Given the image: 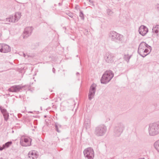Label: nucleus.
<instances>
[{
    "label": "nucleus",
    "mask_w": 159,
    "mask_h": 159,
    "mask_svg": "<svg viewBox=\"0 0 159 159\" xmlns=\"http://www.w3.org/2000/svg\"><path fill=\"white\" fill-rule=\"evenodd\" d=\"M107 131V128L104 124L99 125L95 127L94 133L97 137L103 136Z\"/></svg>",
    "instance_id": "nucleus-1"
},
{
    "label": "nucleus",
    "mask_w": 159,
    "mask_h": 159,
    "mask_svg": "<svg viewBox=\"0 0 159 159\" xmlns=\"http://www.w3.org/2000/svg\"><path fill=\"white\" fill-rule=\"evenodd\" d=\"M114 76V73L111 70H107L102 75L101 79L102 84H106L109 82Z\"/></svg>",
    "instance_id": "nucleus-2"
},
{
    "label": "nucleus",
    "mask_w": 159,
    "mask_h": 159,
    "mask_svg": "<svg viewBox=\"0 0 159 159\" xmlns=\"http://www.w3.org/2000/svg\"><path fill=\"white\" fill-rule=\"evenodd\" d=\"M149 134L154 136L159 133V122L150 124L148 129Z\"/></svg>",
    "instance_id": "nucleus-3"
},
{
    "label": "nucleus",
    "mask_w": 159,
    "mask_h": 159,
    "mask_svg": "<svg viewBox=\"0 0 159 159\" xmlns=\"http://www.w3.org/2000/svg\"><path fill=\"white\" fill-rule=\"evenodd\" d=\"M109 36L112 41L116 42L118 41L122 42L123 40V36L114 31L110 32Z\"/></svg>",
    "instance_id": "nucleus-4"
},
{
    "label": "nucleus",
    "mask_w": 159,
    "mask_h": 159,
    "mask_svg": "<svg viewBox=\"0 0 159 159\" xmlns=\"http://www.w3.org/2000/svg\"><path fill=\"white\" fill-rule=\"evenodd\" d=\"M125 125L121 123H119L116 125L114 130V135L116 137H119L125 129Z\"/></svg>",
    "instance_id": "nucleus-5"
},
{
    "label": "nucleus",
    "mask_w": 159,
    "mask_h": 159,
    "mask_svg": "<svg viewBox=\"0 0 159 159\" xmlns=\"http://www.w3.org/2000/svg\"><path fill=\"white\" fill-rule=\"evenodd\" d=\"M125 125L121 123H119L116 125L114 130V135L116 137H119L125 129Z\"/></svg>",
    "instance_id": "nucleus-6"
},
{
    "label": "nucleus",
    "mask_w": 159,
    "mask_h": 159,
    "mask_svg": "<svg viewBox=\"0 0 159 159\" xmlns=\"http://www.w3.org/2000/svg\"><path fill=\"white\" fill-rule=\"evenodd\" d=\"M21 16V13L20 12H16L14 16L11 15L8 18H6L5 22L7 24L10 22H16L20 18Z\"/></svg>",
    "instance_id": "nucleus-7"
},
{
    "label": "nucleus",
    "mask_w": 159,
    "mask_h": 159,
    "mask_svg": "<svg viewBox=\"0 0 159 159\" xmlns=\"http://www.w3.org/2000/svg\"><path fill=\"white\" fill-rule=\"evenodd\" d=\"M148 47L149 49H150V51H151V47L148 45L147 44L144 42H142L139 45V47L138 48V53L142 57H144L147 55V54L146 55L143 54V51L144 50V49L146 48L147 47Z\"/></svg>",
    "instance_id": "nucleus-8"
},
{
    "label": "nucleus",
    "mask_w": 159,
    "mask_h": 159,
    "mask_svg": "<svg viewBox=\"0 0 159 159\" xmlns=\"http://www.w3.org/2000/svg\"><path fill=\"white\" fill-rule=\"evenodd\" d=\"M85 157L88 159H93L94 157V152L93 149L90 147L84 150L83 152Z\"/></svg>",
    "instance_id": "nucleus-9"
},
{
    "label": "nucleus",
    "mask_w": 159,
    "mask_h": 159,
    "mask_svg": "<svg viewBox=\"0 0 159 159\" xmlns=\"http://www.w3.org/2000/svg\"><path fill=\"white\" fill-rule=\"evenodd\" d=\"M96 85L95 84H93L90 87L88 94V98L89 100H91L94 96L96 90Z\"/></svg>",
    "instance_id": "nucleus-10"
},
{
    "label": "nucleus",
    "mask_w": 159,
    "mask_h": 159,
    "mask_svg": "<svg viewBox=\"0 0 159 159\" xmlns=\"http://www.w3.org/2000/svg\"><path fill=\"white\" fill-rule=\"evenodd\" d=\"M32 139L30 138H21L20 139V143L23 146H29L31 145Z\"/></svg>",
    "instance_id": "nucleus-11"
},
{
    "label": "nucleus",
    "mask_w": 159,
    "mask_h": 159,
    "mask_svg": "<svg viewBox=\"0 0 159 159\" xmlns=\"http://www.w3.org/2000/svg\"><path fill=\"white\" fill-rule=\"evenodd\" d=\"M33 30V28L32 26L28 27L25 28L23 35V38H26L31 35Z\"/></svg>",
    "instance_id": "nucleus-12"
},
{
    "label": "nucleus",
    "mask_w": 159,
    "mask_h": 159,
    "mask_svg": "<svg viewBox=\"0 0 159 159\" xmlns=\"http://www.w3.org/2000/svg\"><path fill=\"white\" fill-rule=\"evenodd\" d=\"M148 28L145 26L141 25L139 28V33L143 36H145L148 32Z\"/></svg>",
    "instance_id": "nucleus-13"
},
{
    "label": "nucleus",
    "mask_w": 159,
    "mask_h": 159,
    "mask_svg": "<svg viewBox=\"0 0 159 159\" xmlns=\"http://www.w3.org/2000/svg\"><path fill=\"white\" fill-rule=\"evenodd\" d=\"M2 48L0 49V52L2 53H7L11 51V47L5 43H2Z\"/></svg>",
    "instance_id": "nucleus-14"
},
{
    "label": "nucleus",
    "mask_w": 159,
    "mask_h": 159,
    "mask_svg": "<svg viewBox=\"0 0 159 159\" xmlns=\"http://www.w3.org/2000/svg\"><path fill=\"white\" fill-rule=\"evenodd\" d=\"M0 110L3 114L4 120L6 121H7L9 117V113L7 112V110L4 108L3 107H0Z\"/></svg>",
    "instance_id": "nucleus-15"
},
{
    "label": "nucleus",
    "mask_w": 159,
    "mask_h": 159,
    "mask_svg": "<svg viewBox=\"0 0 159 159\" xmlns=\"http://www.w3.org/2000/svg\"><path fill=\"white\" fill-rule=\"evenodd\" d=\"M113 56L111 54L106 53L104 57L106 61L108 63H111L113 61Z\"/></svg>",
    "instance_id": "nucleus-16"
},
{
    "label": "nucleus",
    "mask_w": 159,
    "mask_h": 159,
    "mask_svg": "<svg viewBox=\"0 0 159 159\" xmlns=\"http://www.w3.org/2000/svg\"><path fill=\"white\" fill-rule=\"evenodd\" d=\"M22 88L19 85H14L11 87L8 90L9 92H16L19 91Z\"/></svg>",
    "instance_id": "nucleus-17"
},
{
    "label": "nucleus",
    "mask_w": 159,
    "mask_h": 159,
    "mask_svg": "<svg viewBox=\"0 0 159 159\" xmlns=\"http://www.w3.org/2000/svg\"><path fill=\"white\" fill-rule=\"evenodd\" d=\"M28 155L29 157L32 158L33 159H35L38 157L36 152L35 150L29 152Z\"/></svg>",
    "instance_id": "nucleus-18"
},
{
    "label": "nucleus",
    "mask_w": 159,
    "mask_h": 159,
    "mask_svg": "<svg viewBox=\"0 0 159 159\" xmlns=\"http://www.w3.org/2000/svg\"><path fill=\"white\" fill-rule=\"evenodd\" d=\"M11 141H8L5 144L2 145V146H0V151H2L3 149L7 148L12 144Z\"/></svg>",
    "instance_id": "nucleus-19"
},
{
    "label": "nucleus",
    "mask_w": 159,
    "mask_h": 159,
    "mask_svg": "<svg viewBox=\"0 0 159 159\" xmlns=\"http://www.w3.org/2000/svg\"><path fill=\"white\" fill-rule=\"evenodd\" d=\"M153 146L155 148L159 153V140L154 143Z\"/></svg>",
    "instance_id": "nucleus-20"
},
{
    "label": "nucleus",
    "mask_w": 159,
    "mask_h": 159,
    "mask_svg": "<svg viewBox=\"0 0 159 159\" xmlns=\"http://www.w3.org/2000/svg\"><path fill=\"white\" fill-rule=\"evenodd\" d=\"M152 30V31L155 33H158L159 31V25H156L155 26H153Z\"/></svg>",
    "instance_id": "nucleus-21"
},
{
    "label": "nucleus",
    "mask_w": 159,
    "mask_h": 159,
    "mask_svg": "<svg viewBox=\"0 0 159 159\" xmlns=\"http://www.w3.org/2000/svg\"><path fill=\"white\" fill-rule=\"evenodd\" d=\"M150 49H149L148 48V46L146 48L144 49V50L143 51V54L144 55H146L147 54V55L151 52Z\"/></svg>",
    "instance_id": "nucleus-22"
},
{
    "label": "nucleus",
    "mask_w": 159,
    "mask_h": 159,
    "mask_svg": "<svg viewBox=\"0 0 159 159\" xmlns=\"http://www.w3.org/2000/svg\"><path fill=\"white\" fill-rule=\"evenodd\" d=\"M131 57V56H129V54L125 55L124 57V59L125 61L128 62L129 61V59Z\"/></svg>",
    "instance_id": "nucleus-23"
},
{
    "label": "nucleus",
    "mask_w": 159,
    "mask_h": 159,
    "mask_svg": "<svg viewBox=\"0 0 159 159\" xmlns=\"http://www.w3.org/2000/svg\"><path fill=\"white\" fill-rule=\"evenodd\" d=\"M84 126L86 129L89 128L90 127V124L89 123H86V122L84 123Z\"/></svg>",
    "instance_id": "nucleus-24"
},
{
    "label": "nucleus",
    "mask_w": 159,
    "mask_h": 159,
    "mask_svg": "<svg viewBox=\"0 0 159 159\" xmlns=\"http://www.w3.org/2000/svg\"><path fill=\"white\" fill-rule=\"evenodd\" d=\"M79 16L80 17L81 19L84 20V14L82 11H80Z\"/></svg>",
    "instance_id": "nucleus-25"
},
{
    "label": "nucleus",
    "mask_w": 159,
    "mask_h": 159,
    "mask_svg": "<svg viewBox=\"0 0 159 159\" xmlns=\"http://www.w3.org/2000/svg\"><path fill=\"white\" fill-rule=\"evenodd\" d=\"M107 13L108 14V15L110 16H111L112 15V14L113 13V12L112 11L109 9H108L107 10Z\"/></svg>",
    "instance_id": "nucleus-26"
},
{
    "label": "nucleus",
    "mask_w": 159,
    "mask_h": 159,
    "mask_svg": "<svg viewBox=\"0 0 159 159\" xmlns=\"http://www.w3.org/2000/svg\"><path fill=\"white\" fill-rule=\"evenodd\" d=\"M66 14L71 18H73V15L71 12L68 11L66 12Z\"/></svg>",
    "instance_id": "nucleus-27"
},
{
    "label": "nucleus",
    "mask_w": 159,
    "mask_h": 159,
    "mask_svg": "<svg viewBox=\"0 0 159 159\" xmlns=\"http://www.w3.org/2000/svg\"><path fill=\"white\" fill-rule=\"evenodd\" d=\"M58 125H57V124H55V129H56V131L58 132V133H60V130H59L58 129V128L59 127H58Z\"/></svg>",
    "instance_id": "nucleus-28"
},
{
    "label": "nucleus",
    "mask_w": 159,
    "mask_h": 159,
    "mask_svg": "<svg viewBox=\"0 0 159 159\" xmlns=\"http://www.w3.org/2000/svg\"><path fill=\"white\" fill-rule=\"evenodd\" d=\"M156 8L159 11V4H157L156 6Z\"/></svg>",
    "instance_id": "nucleus-29"
},
{
    "label": "nucleus",
    "mask_w": 159,
    "mask_h": 159,
    "mask_svg": "<svg viewBox=\"0 0 159 159\" xmlns=\"http://www.w3.org/2000/svg\"><path fill=\"white\" fill-rule=\"evenodd\" d=\"M89 2L92 4L91 5L93 6V2L92 0H89Z\"/></svg>",
    "instance_id": "nucleus-30"
},
{
    "label": "nucleus",
    "mask_w": 159,
    "mask_h": 159,
    "mask_svg": "<svg viewBox=\"0 0 159 159\" xmlns=\"http://www.w3.org/2000/svg\"><path fill=\"white\" fill-rule=\"evenodd\" d=\"M55 124H57V125H58V127H61V125H60L58 123H55Z\"/></svg>",
    "instance_id": "nucleus-31"
},
{
    "label": "nucleus",
    "mask_w": 159,
    "mask_h": 159,
    "mask_svg": "<svg viewBox=\"0 0 159 159\" xmlns=\"http://www.w3.org/2000/svg\"><path fill=\"white\" fill-rule=\"evenodd\" d=\"M22 115L21 114H18V116L19 118H20V117H21V116H22Z\"/></svg>",
    "instance_id": "nucleus-32"
},
{
    "label": "nucleus",
    "mask_w": 159,
    "mask_h": 159,
    "mask_svg": "<svg viewBox=\"0 0 159 159\" xmlns=\"http://www.w3.org/2000/svg\"><path fill=\"white\" fill-rule=\"evenodd\" d=\"M52 70V72H53V73H55V69L54 68H53Z\"/></svg>",
    "instance_id": "nucleus-33"
},
{
    "label": "nucleus",
    "mask_w": 159,
    "mask_h": 159,
    "mask_svg": "<svg viewBox=\"0 0 159 159\" xmlns=\"http://www.w3.org/2000/svg\"><path fill=\"white\" fill-rule=\"evenodd\" d=\"M2 43H0V49L2 48Z\"/></svg>",
    "instance_id": "nucleus-34"
},
{
    "label": "nucleus",
    "mask_w": 159,
    "mask_h": 159,
    "mask_svg": "<svg viewBox=\"0 0 159 159\" xmlns=\"http://www.w3.org/2000/svg\"><path fill=\"white\" fill-rule=\"evenodd\" d=\"M76 75H80V73L79 72H77V73H76Z\"/></svg>",
    "instance_id": "nucleus-35"
},
{
    "label": "nucleus",
    "mask_w": 159,
    "mask_h": 159,
    "mask_svg": "<svg viewBox=\"0 0 159 159\" xmlns=\"http://www.w3.org/2000/svg\"><path fill=\"white\" fill-rule=\"evenodd\" d=\"M23 56L24 57H25L26 56L25 54V53L23 54Z\"/></svg>",
    "instance_id": "nucleus-36"
},
{
    "label": "nucleus",
    "mask_w": 159,
    "mask_h": 159,
    "mask_svg": "<svg viewBox=\"0 0 159 159\" xmlns=\"http://www.w3.org/2000/svg\"><path fill=\"white\" fill-rule=\"evenodd\" d=\"M138 159H144V158H139Z\"/></svg>",
    "instance_id": "nucleus-37"
},
{
    "label": "nucleus",
    "mask_w": 159,
    "mask_h": 159,
    "mask_svg": "<svg viewBox=\"0 0 159 159\" xmlns=\"http://www.w3.org/2000/svg\"><path fill=\"white\" fill-rule=\"evenodd\" d=\"M28 113H32V111H29V112H28Z\"/></svg>",
    "instance_id": "nucleus-38"
},
{
    "label": "nucleus",
    "mask_w": 159,
    "mask_h": 159,
    "mask_svg": "<svg viewBox=\"0 0 159 159\" xmlns=\"http://www.w3.org/2000/svg\"><path fill=\"white\" fill-rule=\"evenodd\" d=\"M59 5H61V3H59Z\"/></svg>",
    "instance_id": "nucleus-39"
},
{
    "label": "nucleus",
    "mask_w": 159,
    "mask_h": 159,
    "mask_svg": "<svg viewBox=\"0 0 159 159\" xmlns=\"http://www.w3.org/2000/svg\"><path fill=\"white\" fill-rule=\"evenodd\" d=\"M37 121V120H35L34 121V123H35V122H36Z\"/></svg>",
    "instance_id": "nucleus-40"
},
{
    "label": "nucleus",
    "mask_w": 159,
    "mask_h": 159,
    "mask_svg": "<svg viewBox=\"0 0 159 159\" xmlns=\"http://www.w3.org/2000/svg\"><path fill=\"white\" fill-rule=\"evenodd\" d=\"M44 117H46V116H44Z\"/></svg>",
    "instance_id": "nucleus-41"
},
{
    "label": "nucleus",
    "mask_w": 159,
    "mask_h": 159,
    "mask_svg": "<svg viewBox=\"0 0 159 159\" xmlns=\"http://www.w3.org/2000/svg\"><path fill=\"white\" fill-rule=\"evenodd\" d=\"M12 133H13V132H14V131H13V130L12 131Z\"/></svg>",
    "instance_id": "nucleus-42"
},
{
    "label": "nucleus",
    "mask_w": 159,
    "mask_h": 159,
    "mask_svg": "<svg viewBox=\"0 0 159 159\" xmlns=\"http://www.w3.org/2000/svg\"><path fill=\"white\" fill-rule=\"evenodd\" d=\"M66 18H67V19H69V18H67V17Z\"/></svg>",
    "instance_id": "nucleus-43"
}]
</instances>
